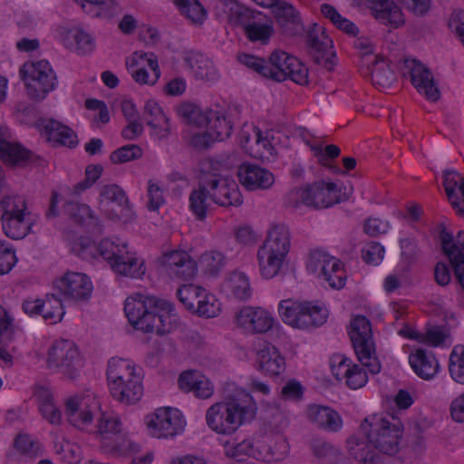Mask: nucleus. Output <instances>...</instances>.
<instances>
[{
  "instance_id": "obj_9",
  "label": "nucleus",
  "mask_w": 464,
  "mask_h": 464,
  "mask_svg": "<svg viewBox=\"0 0 464 464\" xmlns=\"http://www.w3.org/2000/svg\"><path fill=\"white\" fill-rule=\"evenodd\" d=\"M267 64V79L276 82L290 79L301 85L308 82V69L297 58L284 51L272 52Z\"/></svg>"
},
{
  "instance_id": "obj_61",
  "label": "nucleus",
  "mask_w": 464,
  "mask_h": 464,
  "mask_svg": "<svg viewBox=\"0 0 464 464\" xmlns=\"http://www.w3.org/2000/svg\"><path fill=\"white\" fill-rule=\"evenodd\" d=\"M252 316V324L250 330L255 333H266L272 328L274 319L270 314L261 308H256L255 314Z\"/></svg>"
},
{
  "instance_id": "obj_12",
  "label": "nucleus",
  "mask_w": 464,
  "mask_h": 464,
  "mask_svg": "<svg viewBox=\"0 0 464 464\" xmlns=\"http://www.w3.org/2000/svg\"><path fill=\"white\" fill-rule=\"evenodd\" d=\"M185 425L182 413L173 408H159L147 416L149 431L158 439L173 438L184 430Z\"/></svg>"
},
{
  "instance_id": "obj_46",
  "label": "nucleus",
  "mask_w": 464,
  "mask_h": 464,
  "mask_svg": "<svg viewBox=\"0 0 464 464\" xmlns=\"http://www.w3.org/2000/svg\"><path fill=\"white\" fill-rule=\"evenodd\" d=\"M105 453L112 455H125L131 452H137L139 445L121 431L113 440H111L109 446H102Z\"/></svg>"
},
{
  "instance_id": "obj_64",
  "label": "nucleus",
  "mask_w": 464,
  "mask_h": 464,
  "mask_svg": "<svg viewBox=\"0 0 464 464\" xmlns=\"http://www.w3.org/2000/svg\"><path fill=\"white\" fill-rule=\"evenodd\" d=\"M312 450L319 459H334L339 455V450L331 443L321 439H315L312 441Z\"/></svg>"
},
{
  "instance_id": "obj_62",
  "label": "nucleus",
  "mask_w": 464,
  "mask_h": 464,
  "mask_svg": "<svg viewBox=\"0 0 464 464\" xmlns=\"http://www.w3.org/2000/svg\"><path fill=\"white\" fill-rule=\"evenodd\" d=\"M180 12L196 24H201L207 16V11L198 0L189 2Z\"/></svg>"
},
{
  "instance_id": "obj_32",
  "label": "nucleus",
  "mask_w": 464,
  "mask_h": 464,
  "mask_svg": "<svg viewBox=\"0 0 464 464\" xmlns=\"http://www.w3.org/2000/svg\"><path fill=\"white\" fill-rule=\"evenodd\" d=\"M1 220L5 234L14 240L25 237L33 227V220L30 218V214L1 218Z\"/></svg>"
},
{
  "instance_id": "obj_44",
  "label": "nucleus",
  "mask_w": 464,
  "mask_h": 464,
  "mask_svg": "<svg viewBox=\"0 0 464 464\" xmlns=\"http://www.w3.org/2000/svg\"><path fill=\"white\" fill-rule=\"evenodd\" d=\"M67 40H72L71 43L75 50L82 54L90 53L94 50L95 41L94 38L86 31L81 28L71 29L66 34Z\"/></svg>"
},
{
  "instance_id": "obj_40",
  "label": "nucleus",
  "mask_w": 464,
  "mask_h": 464,
  "mask_svg": "<svg viewBox=\"0 0 464 464\" xmlns=\"http://www.w3.org/2000/svg\"><path fill=\"white\" fill-rule=\"evenodd\" d=\"M121 426L122 424L118 418L102 415L96 430L102 446H109L111 440H113L122 431Z\"/></svg>"
},
{
  "instance_id": "obj_21",
  "label": "nucleus",
  "mask_w": 464,
  "mask_h": 464,
  "mask_svg": "<svg viewBox=\"0 0 464 464\" xmlns=\"http://www.w3.org/2000/svg\"><path fill=\"white\" fill-rule=\"evenodd\" d=\"M50 141L57 145L74 148L78 144L76 133L68 126L53 119L42 120L39 123Z\"/></svg>"
},
{
  "instance_id": "obj_56",
  "label": "nucleus",
  "mask_w": 464,
  "mask_h": 464,
  "mask_svg": "<svg viewBox=\"0 0 464 464\" xmlns=\"http://www.w3.org/2000/svg\"><path fill=\"white\" fill-rule=\"evenodd\" d=\"M459 173L455 170H445L444 171V181L443 186L447 198L450 202L452 208H458L459 203V196L456 192V188L459 186Z\"/></svg>"
},
{
  "instance_id": "obj_42",
  "label": "nucleus",
  "mask_w": 464,
  "mask_h": 464,
  "mask_svg": "<svg viewBox=\"0 0 464 464\" xmlns=\"http://www.w3.org/2000/svg\"><path fill=\"white\" fill-rule=\"evenodd\" d=\"M449 372L454 382L464 385V344L452 348L449 358Z\"/></svg>"
},
{
  "instance_id": "obj_20",
  "label": "nucleus",
  "mask_w": 464,
  "mask_h": 464,
  "mask_svg": "<svg viewBox=\"0 0 464 464\" xmlns=\"http://www.w3.org/2000/svg\"><path fill=\"white\" fill-rule=\"evenodd\" d=\"M138 375L134 364L128 360L111 358L108 362L107 381L110 392L120 389L122 383L128 382Z\"/></svg>"
},
{
  "instance_id": "obj_31",
  "label": "nucleus",
  "mask_w": 464,
  "mask_h": 464,
  "mask_svg": "<svg viewBox=\"0 0 464 464\" xmlns=\"http://www.w3.org/2000/svg\"><path fill=\"white\" fill-rule=\"evenodd\" d=\"M63 212L74 223L100 230L98 218L93 216L88 205L68 201L63 207Z\"/></svg>"
},
{
  "instance_id": "obj_25",
  "label": "nucleus",
  "mask_w": 464,
  "mask_h": 464,
  "mask_svg": "<svg viewBox=\"0 0 464 464\" xmlns=\"http://www.w3.org/2000/svg\"><path fill=\"white\" fill-rule=\"evenodd\" d=\"M409 362L414 372L421 379H432L439 370V363L431 353L417 349L409 355Z\"/></svg>"
},
{
  "instance_id": "obj_28",
  "label": "nucleus",
  "mask_w": 464,
  "mask_h": 464,
  "mask_svg": "<svg viewBox=\"0 0 464 464\" xmlns=\"http://www.w3.org/2000/svg\"><path fill=\"white\" fill-rule=\"evenodd\" d=\"M290 231L284 224L274 225L262 247L286 256L290 249Z\"/></svg>"
},
{
  "instance_id": "obj_34",
  "label": "nucleus",
  "mask_w": 464,
  "mask_h": 464,
  "mask_svg": "<svg viewBox=\"0 0 464 464\" xmlns=\"http://www.w3.org/2000/svg\"><path fill=\"white\" fill-rule=\"evenodd\" d=\"M301 188L303 205L314 208H328L333 204L338 202L337 199H326L325 191L324 189V183H313Z\"/></svg>"
},
{
  "instance_id": "obj_11",
  "label": "nucleus",
  "mask_w": 464,
  "mask_h": 464,
  "mask_svg": "<svg viewBox=\"0 0 464 464\" xmlns=\"http://www.w3.org/2000/svg\"><path fill=\"white\" fill-rule=\"evenodd\" d=\"M307 268L318 273V276L334 289H341L345 285L346 274L342 262L323 250L315 249L310 253Z\"/></svg>"
},
{
  "instance_id": "obj_6",
  "label": "nucleus",
  "mask_w": 464,
  "mask_h": 464,
  "mask_svg": "<svg viewBox=\"0 0 464 464\" xmlns=\"http://www.w3.org/2000/svg\"><path fill=\"white\" fill-rule=\"evenodd\" d=\"M278 311L285 324L298 329L318 327L324 324L327 318L326 309L313 302L282 300Z\"/></svg>"
},
{
  "instance_id": "obj_7",
  "label": "nucleus",
  "mask_w": 464,
  "mask_h": 464,
  "mask_svg": "<svg viewBox=\"0 0 464 464\" xmlns=\"http://www.w3.org/2000/svg\"><path fill=\"white\" fill-rule=\"evenodd\" d=\"M349 334L360 362L371 373L376 374L380 372L381 363L375 355L370 321L363 315H357L351 323Z\"/></svg>"
},
{
  "instance_id": "obj_60",
  "label": "nucleus",
  "mask_w": 464,
  "mask_h": 464,
  "mask_svg": "<svg viewBox=\"0 0 464 464\" xmlns=\"http://www.w3.org/2000/svg\"><path fill=\"white\" fill-rule=\"evenodd\" d=\"M384 246L378 242H370L362 249V258L369 265H378L383 259Z\"/></svg>"
},
{
  "instance_id": "obj_52",
  "label": "nucleus",
  "mask_w": 464,
  "mask_h": 464,
  "mask_svg": "<svg viewBox=\"0 0 464 464\" xmlns=\"http://www.w3.org/2000/svg\"><path fill=\"white\" fill-rule=\"evenodd\" d=\"M220 312L221 304L214 295H200V300H197V306L194 313L198 314L199 316L212 318L218 316Z\"/></svg>"
},
{
  "instance_id": "obj_27",
  "label": "nucleus",
  "mask_w": 464,
  "mask_h": 464,
  "mask_svg": "<svg viewBox=\"0 0 464 464\" xmlns=\"http://www.w3.org/2000/svg\"><path fill=\"white\" fill-rule=\"evenodd\" d=\"M307 415L312 422L324 430L337 431L342 428L343 421L340 415L329 407L311 405Z\"/></svg>"
},
{
  "instance_id": "obj_59",
  "label": "nucleus",
  "mask_w": 464,
  "mask_h": 464,
  "mask_svg": "<svg viewBox=\"0 0 464 464\" xmlns=\"http://www.w3.org/2000/svg\"><path fill=\"white\" fill-rule=\"evenodd\" d=\"M64 312L62 305V298L55 297L54 295H52V298L47 296V299L44 300V311L43 312V317L45 320H53L54 322L61 321L63 316Z\"/></svg>"
},
{
  "instance_id": "obj_1",
  "label": "nucleus",
  "mask_w": 464,
  "mask_h": 464,
  "mask_svg": "<svg viewBox=\"0 0 464 464\" xmlns=\"http://www.w3.org/2000/svg\"><path fill=\"white\" fill-rule=\"evenodd\" d=\"M257 410V404L249 392L237 390L208 409L206 422L216 433L231 435L242 425L252 422Z\"/></svg>"
},
{
  "instance_id": "obj_10",
  "label": "nucleus",
  "mask_w": 464,
  "mask_h": 464,
  "mask_svg": "<svg viewBox=\"0 0 464 464\" xmlns=\"http://www.w3.org/2000/svg\"><path fill=\"white\" fill-rule=\"evenodd\" d=\"M47 363L49 368L58 369L64 376L75 379L83 362L75 343L69 340L55 341L48 353Z\"/></svg>"
},
{
  "instance_id": "obj_39",
  "label": "nucleus",
  "mask_w": 464,
  "mask_h": 464,
  "mask_svg": "<svg viewBox=\"0 0 464 464\" xmlns=\"http://www.w3.org/2000/svg\"><path fill=\"white\" fill-rule=\"evenodd\" d=\"M39 410L44 419L51 424H60L62 413L53 402V396L49 390L41 388L37 392Z\"/></svg>"
},
{
  "instance_id": "obj_57",
  "label": "nucleus",
  "mask_w": 464,
  "mask_h": 464,
  "mask_svg": "<svg viewBox=\"0 0 464 464\" xmlns=\"http://www.w3.org/2000/svg\"><path fill=\"white\" fill-rule=\"evenodd\" d=\"M199 262L206 273L216 276L223 267L225 257L220 252L208 251L201 256Z\"/></svg>"
},
{
  "instance_id": "obj_2",
  "label": "nucleus",
  "mask_w": 464,
  "mask_h": 464,
  "mask_svg": "<svg viewBox=\"0 0 464 464\" xmlns=\"http://www.w3.org/2000/svg\"><path fill=\"white\" fill-rule=\"evenodd\" d=\"M127 246L119 238H105L96 246L89 237H79L72 245V251L83 259L95 258L99 255L110 264L115 273L140 277L145 274L143 263L139 262L135 254L130 253Z\"/></svg>"
},
{
  "instance_id": "obj_23",
  "label": "nucleus",
  "mask_w": 464,
  "mask_h": 464,
  "mask_svg": "<svg viewBox=\"0 0 464 464\" xmlns=\"http://www.w3.org/2000/svg\"><path fill=\"white\" fill-rule=\"evenodd\" d=\"M143 119L147 125L152 130V134L159 139H165L169 135L170 129L169 119L156 102L150 100L146 102Z\"/></svg>"
},
{
  "instance_id": "obj_53",
  "label": "nucleus",
  "mask_w": 464,
  "mask_h": 464,
  "mask_svg": "<svg viewBox=\"0 0 464 464\" xmlns=\"http://www.w3.org/2000/svg\"><path fill=\"white\" fill-rule=\"evenodd\" d=\"M143 150L139 145L128 144L112 151L110 160L113 164H122L138 160L141 158Z\"/></svg>"
},
{
  "instance_id": "obj_37",
  "label": "nucleus",
  "mask_w": 464,
  "mask_h": 464,
  "mask_svg": "<svg viewBox=\"0 0 464 464\" xmlns=\"http://www.w3.org/2000/svg\"><path fill=\"white\" fill-rule=\"evenodd\" d=\"M208 199V190L203 188V183L198 177V187L190 192L188 201L190 211L200 221H203L207 217L210 206Z\"/></svg>"
},
{
  "instance_id": "obj_43",
  "label": "nucleus",
  "mask_w": 464,
  "mask_h": 464,
  "mask_svg": "<svg viewBox=\"0 0 464 464\" xmlns=\"http://www.w3.org/2000/svg\"><path fill=\"white\" fill-rule=\"evenodd\" d=\"M256 3L260 5L273 8V13L275 14V16L279 25L299 15V13L296 12L294 6L285 1L261 0L260 2L256 1Z\"/></svg>"
},
{
  "instance_id": "obj_50",
  "label": "nucleus",
  "mask_w": 464,
  "mask_h": 464,
  "mask_svg": "<svg viewBox=\"0 0 464 464\" xmlns=\"http://www.w3.org/2000/svg\"><path fill=\"white\" fill-rule=\"evenodd\" d=\"M210 121L209 124V131H211L214 136V139L218 140H223L228 138L232 132V125L229 121L227 120L225 116L218 115V112L210 110Z\"/></svg>"
},
{
  "instance_id": "obj_35",
  "label": "nucleus",
  "mask_w": 464,
  "mask_h": 464,
  "mask_svg": "<svg viewBox=\"0 0 464 464\" xmlns=\"http://www.w3.org/2000/svg\"><path fill=\"white\" fill-rule=\"evenodd\" d=\"M285 257L261 246L257 252V258L262 276L266 279L276 276L279 273Z\"/></svg>"
},
{
  "instance_id": "obj_45",
  "label": "nucleus",
  "mask_w": 464,
  "mask_h": 464,
  "mask_svg": "<svg viewBox=\"0 0 464 464\" xmlns=\"http://www.w3.org/2000/svg\"><path fill=\"white\" fill-rule=\"evenodd\" d=\"M0 209L3 212L1 218H10L18 215L30 214L27 211V204L22 196H7L0 201Z\"/></svg>"
},
{
  "instance_id": "obj_18",
  "label": "nucleus",
  "mask_w": 464,
  "mask_h": 464,
  "mask_svg": "<svg viewBox=\"0 0 464 464\" xmlns=\"http://www.w3.org/2000/svg\"><path fill=\"white\" fill-rule=\"evenodd\" d=\"M239 182L247 190L266 189L275 181L274 175L256 164L243 163L237 169Z\"/></svg>"
},
{
  "instance_id": "obj_33",
  "label": "nucleus",
  "mask_w": 464,
  "mask_h": 464,
  "mask_svg": "<svg viewBox=\"0 0 464 464\" xmlns=\"http://www.w3.org/2000/svg\"><path fill=\"white\" fill-rule=\"evenodd\" d=\"M111 396L121 403L129 405L134 404L140 400L143 395V386L140 375L124 382L120 389H114L111 392Z\"/></svg>"
},
{
  "instance_id": "obj_47",
  "label": "nucleus",
  "mask_w": 464,
  "mask_h": 464,
  "mask_svg": "<svg viewBox=\"0 0 464 464\" xmlns=\"http://www.w3.org/2000/svg\"><path fill=\"white\" fill-rule=\"evenodd\" d=\"M224 450L227 457L233 458L237 461H243L246 456L256 458L258 453L250 440H244L237 443L227 441L224 445Z\"/></svg>"
},
{
  "instance_id": "obj_14",
  "label": "nucleus",
  "mask_w": 464,
  "mask_h": 464,
  "mask_svg": "<svg viewBox=\"0 0 464 464\" xmlns=\"http://www.w3.org/2000/svg\"><path fill=\"white\" fill-rule=\"evenodd\" d=\"M333 42L326 35L324 29L316 24L308 30L306 44L313 61L331 71L334 65V53L331 51Z\"/></svg>"
},
{
  "instance_id": "obj_26",
  "label": "nucleus",
  "mask_w": 464,
  "mask_h": 464,
  "mask_svg": "<svg viewBox=\"0 0 464 464\" xmlns=\"http://www.w3.org/2000/svg\"><path fill=\"white\" fill-rule=\"evenodd\" d=\"M1 149L0 160L11 167L24 168L35 162L38 159L32 151L17 142L10 141L1 147Z\"/></svg>"
},
{
  "instance_id": "obj_16",
  "label": "nucleus",
  "mask_w": 464,
  "mask_h": 464,
  "mask_svg": "<svg viewBox=\"0 0 464 464\" xmlns=\"http://www.w3.org/2000/svg\"><path fill=\"white\" fill-rule=\"evenodd\" d=\"M405 65L417 91L431 102L438 101L440 92L430 69L415 59L406 60Z\"/></svg>"
},
{
  "instance_id": "obj_48",
  "label": "nucleus",
  "mask_w": 464,
  "mask_h": 464,
  "mask_svg": "<svg viewBox=\"0 0 464 464\" xmlns=\"http://www.w3.org/2000/svg\"><path fill=\"white\" fill-rule=\"evenodd\" d=\"M127 195L124 190L116 184L105 185L100 191L101 208L107 209L108 207H113L117 202H126Z\"/></svg>"
},
{
  "instance_id": "obj_5",
  "label": "nucleus",
  "mask_w": 464,
  "mask_h": 464,
  "mask_svg": "<svg viewBox=\"0 0 464 464\" xmlns=\"http://www.w3.org/2000/svg\"><path fill=\"white\" fill-rule=\"evenodd\" d=\"M211 166L212 162L204 163L199 175L203 188L208 190L209 200L224 208L241 206L243 198L237 185L212 171Z\"/></svg>"
},
{
  "instance_id": "obj_63",
  "label": "nucleus",
  "mask_w": 464,
  "mask_h": 464,
  "mask_svg": "<svg viewBox=\"0 0 464 464\" xmlns=\"http://www.w3.org/2000/svg\"><path fill=\"white\" fill-rule=\"evenodd\" d=\"M346 383L353 390L362 388L368 381L367 372L359 365H353L346 370Z\"/></svg>"
},
{
  "instance_id": "obj_54",
  "label": "nucleus",
  "mask_w": 464,
  "mask_h": 464,
  "mask_svg": "<svg viewBox=\"0 0 464 464\" xmlns=\"http://www.w3.org/2000/svg\"><path fill=\"white\" fill-rule=\"evenodd\" d=\"M203 292L204 290L202 291L200 287L194 285H184L178 289L177 296L188 310L194 313L197 300H200Z\"/></svg>"
},
{
  "instance_id": "obj_30",
  "label": "nucleus",
  "mask_w": 464,
  "mask_h": 464,
  "mask_svg": "<svg viewBox=\"0 0 464 464\" xmlns=\"http://www.w3.org/2000/svg\"><path fill=\"white\" fill-rule=\"evenodd\" d=\"M222 290L228 296L238 300H246L251 295V288L247 276L239 271L232 272L222 285Z\"/></svg>"
},
{
  "instance_id": "obj_24",
  "label": "nucleus",
  "mask_w": 464,
  "mask_h": 464,
  "mask_svg": "<svg viewBox=\"0 0 464 464\" xmlns=\"http://www.w3.org/2000/svg\"><path fill=\"white\" fill-rule=\"evenodd\" d=\"M256 362L258 369L270 376H278L285 370V358L273 345H266L258 352Z\"/></svg>"
},
{
  "instance_id": "obj_49",
  "label": "nucleus",
  "mask_w": 464,
  "mask_h": 464,
  "mask_svg": "<svg viewBox=\"0 0 464 464\" xmlns=\"http://www.w3.org/2000/svg\"><path fill=\"white\" fill-rule=\"evenodd\" d=\"M244 32L249 41L260 42L266 44L273 35L274 28L271 24H261L254 20L250 24H247Z\"/></svg>"
},
{
  "instance_id": "obj_38",
  "label": "nucleus",
  "mask_w": 464,
  "mask_h": 464,
  "mask_svg": "<svg viewBox=\"0 0 464 464\" xmlns=\"http://www.w3.org/2000/svg\"><path fill=\"white\" fill-rule=\"evenodd\" d=\"M369 440L367 441L356 437H351L347 440V449L350 455L362 463H373L376 458V452L372 448Z\"/></svg>"
},
{
  "instance_id": "obj_13",
  "label": "nucleus",
  "mask_w": 464,
  "mask_h": 464,
  "mask_svg": "<svg viewBox=\"0 0 464 464\" xmlns=\"http://www.w3.org/2000/svg\"><path fill=\"white\" fill-rule=\"evenodd\" d=\"M59 296L68 301H86L91 297L92 284L82 273L67 272L54 283Z\"/></svg>"
},
{
  "instance_id": "obj_29",
  "label": "nucleus",
  "mask_w": 464,
  "mask_h": 464,
  "mask_svg": "<svg viewBox=\"0 0 464 464\" xmlns=\"http://www.w3.org/2000/svg\"><path fill=\"white\" fill-rule=\"evenodd\" d=\"M185 63L198 79L213 82L218 77L212 61L204 54L190 53L186 57Z\"/></svg>"
},
{
  "instance_id": "obj_51",
  "label": "nucleus",
  "mask_w": 464,
  "mask_h": 464,
  "mask_svg": "<svg viewBox=\"0 0 464 464\" xmlns=\"http://www.w3.org/2000/svg\"><path fill=\"white\" fill-rule=\"evenodd\" d=\"M15 449L23 455L31 459L43 454V446L40 441L34 440L27 434H20L14 440Z\"/></svg>"
},
{
  "instance_id": "obj_15",
  "label": "nucleus",
  "mask_w": 464,
  "mask_h": 464,
  "mask_svg": "<svg viewBox=\"0 0 464 464\" xmlns=\"http://www.w3.org/2000/svg\"><path fill=\"white\" fill-rule=\"evenodd\" d=\"M442 250L450 258L455 276L464 289V231H459L456 237L445 228L440 232Z\"/></svg>"
},
{
  "instance_id": "obj_19",
  "label": "nucleus",
  "mask_w": 464,
  "mask_h": 464,
  "mask_svg": "<svg viewBox=\"0 0 464 464\" xmlns=\"http://www.w3.org/2000/svg\"><path fill=\"white\" fill-rule=\"evenodd\" d=\"M369 7L375 19L383 24L398 28L404 24L403 14L393 0H373Z\"/></svg>"
},
{
  "instance_id": "obj_36",
  "label": "nucleus",
  "mask_w": 464,
  "mask_h": 464,
  "mask_svg": "<svg viewBox=\"0 0 464 464\" xmlns=\"http://www.w3.org/2000/svg\"><path fill=\"white\" fill-rule=\"evenodd\" d=\"M178 114L188 124L203 127L210 121V110L203 111L193 102H183L178 109Z\"/></svg>"
},
{
  "instance_id": "obj_41",
  "label": "nucleus",
  "mask_w": 464,
  "mask_h": 464,
  "mask_svg": "<svg viewBox=\"0 0 464 464\" xmlns=\"http://www.w3.org/2000/svg\"><path fill=\"white\" fill-rule=\"evenodd\" d=\"M371 71L372 82L378 87H390L395 80L393 72L391 70L389 64L382 59L379 60L376 57L372 63Z\"/></svg>"
},
{
  "instance_id": "obj_58",
  "label": "nucleus",
  "mask_w": 464,
  "mask_h": 464,
  "mask_svg": "<svg viewBox=\"0 0 464 464\" xmlns=\"http://www.w3.org/2000/svg\"><path fill=\"white\" fill-rule=\"evenodd\" d=\"M237 60L247 68L253 70L263 77L267 78V60L248 53L239 54L237 56Z\"/></svg>"
},
{
  "instance_id": "obj_55",
  "label": "nucleus",
  "mask_w": 464,
  "mask_h": 464,
  "mask_svg": "<svg viewBox=\"0 0 464 464\" xmlns=\"http://www.w3.org/2000/svg\"><path fill=\"white\" fill-rule=\"evenodd\" d=\"M113 207H108L102 211L111 220L130 222L134 218V212L131 208L129 199L126 202H117L112 204Z\"/></svg>"
},
{
  "instance_id": "obj_4",
  "label": "nucleus",
  "mask_w": 464,
  "mask_h": 464,
  "mask_svg": "<svg viewBox=\"0 0 464 464\" xmlns=\"http://www.w3.org/2000/svg\"><path fill=\"white\" fill-rule=\"evenodd\" d=\"M361 430L374 449L388 455L398 452L402 437V425L398 419L373 415L363 420Z\"/></svg>"
},
{
  "instance_id": "obj_17",
  "label": "nucleus",
  "mask_w": 464,
  "mask_h": 464,
  "mask_svg": "<svg viewBox=\"0 0 464 464\" xmlns=\"http://www.w3.org/2000/svg\"><path fill=\"white\" fill-rule=\"evenodd\" d=\"M159 264L170 276L183 280L191 279L197 270L196 263L186 251L173 250L159 258Z\"/></svg>"
},
{
  "instance_id": "obj_8",
  "label": "nucleus",
  "mask_w": 464,
  "mask_h": 464,
  "mask_svg": "<svg viewBox=\"0 0 464 464\" xmlns=\"http://www.w3.org/2000/svg\"><path fill=\"white\" fill-rule=\"evenodd\" d=\"M20 74L24 81L28 97L36 102L45 99L57 84L56 74L46 60L24 63L20 69Z\"/></svg>"
},
{
  "instance_id": "obj_22",
  "label": "nucleus",
  "mask_w": 464,
  "mask_h": 464,
  "mask_svg": "<svg viewBox=\"0 0 464 464\" xmlns=\"http://www.w3.org/2000/svg\"><path fill=\"white\" fill-rule=\"evenodd\" d=\"M65 412L69 422L82 430H85L93 420L88 403L79 397H72L65 401Z\"/></svg>"
},
{
  "instance_id": "obj_3",
  "label": "nucleus",
  "mask_w": 464,
  "mask_h": 464,
  "mask_svg": "<svg viewBox=\"0 0 464 464\" xmlns=\"http://www.w3.org/2000/svg\"><path fill=\"white\" fill-rule=\"evenodd\" d=\"M170 307L169 303L155 296L136 294L126 299L124 312L135 329L163 335L172 330Z\"/></svg>"
}]
</instances>
